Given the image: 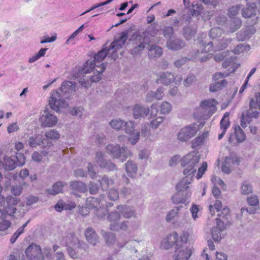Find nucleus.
Masks as SVG:
<instances>
[{
    "mask_svg": "<svg viewBox=\"0 0 260 260\" xmlns=\"http://www.w3.org/2000/svg\"><path fill=\"white\" fill-rule=\"evenodd\" d=\"M149 108L148 106L136 104L133 109V115L135 119H140L146 117L149 113Z\"/></svg>",
    "mask_w": 260,
    "mask_h": 260,
    "instance_id": "obj_21",
    "label": "nucleus"
},
{
    "mask_svg": "<svg viewBox=\"0 0 260 260\" xmlns=\"http://www.w3.org/2000/svg\"><path fill=\"white\" fill-rule=\"evenodd\" d=\"M200 45H201V47L203 48L199 50L203 51V52L207 53L211 51H217V50H215V47L213 46V42H210L206 44L202 42Z\"/></svg>",
    "mask_w": 260,
    "mask_h": 260,
    "instance_id": "obj_51",
    "label": "nucleus"
},
{
    "mask_svg": "<svg viewBox=\"0 0 260 260\" xmlns=\"http://www.w3.org/2000/svg\"><path fill=\"white\" fill-rule=\"evenodd\" d=\"M64 185V183L63 182L61 181H58L53 184L52 188H49L47 189V192L52 195L58 194L61 191Z\"/></svg>",
    "mask_w": 260,
    "mask_h": 260,
    "instance_id": "obj_36",
    "label": "nucleus"
},
{
    "mask_svg": "<svg viewBox=\"0 0 260 260\" xmlns=\"http://www.w3.org/2000/svg\"><path fill=\"white\" fill-rule=\"evenodd\" d=\"M247 7L243 9L242 11V14L244 18H251L256 15L258 10L255 4L253 2L251 3L247 2Z\"/></svg>",
    "mask_w": 260,
    "mask_h": 260,
    "instance_id": "obj_24",
    "label": "nucleus"
},
{
    "mask_svg": "<svg viewBox=\"0 0 260 260\" xmlns=\"http://www.w3.org/2000/svg\"><path fill=\"white\" fill-rule=\"evenodd\" d=\"M85 235L87 241L93 245H95L98 242V235L91 228H87L85 232Z\"/></svg>",
    "mask_w": 260,
    "mask_h": 260,
    "instance_id": "obj_29",
    "label": "nucleus"
},
{
    "mask_svg": "<svg viewBox=\"0 0 260 260\" xmlns=\"http://www.w3.org/2000/svg\"><path fill=\"white\" fill-rule=\"evenodd\" d=\"M193 176L186 175L176 185L178 191L172 197V201L174 204L184 203L190 197L191 192L189 189V184H190Z\"/></svg>",
    "mask_w": 260,
    "mask_h": 260,
    "instance_id": "obj_3",
    "label": "nucleus"
},
{
    "mask_svg": "<svg viewBox=\"0 0 260 260\" xmlns=\"http://www.w3.org/2000/svg\"><path fill=\"white\" fill-rule=\"evenodd\" d=\"M227 83L228 82L225 79L216 82L210 85V90L211 92L217 91L225 87L227 85Z\"/></svg>",
    "mask_w": 260,
    "mask_h": 260,
    "instance_id": "obj_39",
    "label": "nucleus"
},
{
    "mask_svg": "<svg viewBox=\"0 0 260 260\" xmlns=\"http://www.w3.org/2000/svg\"><path fill=\"white\" fill-rule=\"evenodd\" d=\"M76 84L72 81H65L62 82L61 87L57 89L66 99H68L76 90Z\"/></svg>",
    "mask_w": 260,
    "mask_h": 260,
    "instance_id": "obj_20",
    "label": "nucleus"
},
{
    "mask_svg": "<svg viewBox=\"0 0 260 260\" xmlns=\"http://www.w3.org/2000/svg\"><path fill=\"white\" fill-rule=\"evenodd\" d=\"M25 253L28 260H45L40 246L32 243L25 250Z\"/></svg>",
    "mask_w": 260,
    "mask_h": 260,
    "instance_id": "obj_13",
    "label": "nucleus"
},
{
    "mask_svg": "<svg viewBox=\"0 0 260 260\" xmlns=\"http://www.w3.org/2000/svg\"><path fill=\"white\" fill-rule=\"evenodd\" d=\"M102 235L104 237L107 245L113 246L116 242L115 234L110 232H102Z\"/></svg>",
    "mask_w": 260,
    "mask_h": 260,
    "instance_id": "obj_35",
    "label": "nucleus"
},
{
    "mask_svg": "<svg viewBox=\"0 0 260 260\" xmlns=\"http://www.w3.org/2000/svg\"><path fill=\"white\" fill-rule=\"evenodd\" d=\"M110 50V49L107 47L103 48L95 55L93 60L98 62H101L107 56Z\"/></svg>",
    "mask_w": 260,
    "mask_h": 260,
    "instance_id": "obj_42",
    "label": "nucleus"
},
{
    "mask_svg": "<svg viewBox=\"0 0 260 260\" xmlns=\"http://www.w3.org/2000/svg\"><path fill=\"white\" fill-rule=\"evenodd\" d=\"M45 141L46 140L43 138V136L38 134L29 137L28 142L29 146L34 148L44 144Z\"/></svg>",
    "mask_w": 260,
    "mask_h": 260,
    "instance_id": "obj_30",
    "label": "nucleus"
},
{
    "mask_svg": "<svg viewBox=\"0 0 260 260\" xmlns=\"http://www.w3.org/2000/svg\"><path fill=\"white\" fill-rule=\"evenodd\" d=\"M208 245L209 250H208L207 248L204 249L203 252L202 254V257L205 258L206 260L210 259V250L213 251L215 249L214 244L212 241H208Z\"/></svg>",
    "mask_w": 260,
    "mask_h": 260,
    "instance_id": "obj_45",
    "label": "nucleus"
},
{
    "mask_svg": "<svg viewBox=\"0 0 260 260\" xmlns=\"http://www.w3.org/2000/svg\"><path fill=\"white\" fill-rule=\"evenodd\" d=\"M204 126L203 123L197 125L195 123L181 128L178 134L177 139L181 142H186L193 137L199 129Z\"/></svg>",
    "mask_w": 260,
    "mask_h": 260,
    "instance_id": "obj_11",
    "label": "nucleus"
},
{
    "mask_svg": "<svg viewBox=\"0 0 260 260\" xmlns=\"http://www.w3.org/2000/svg\"><path fill=\"white\" fill-rule=\"evenodd\" d=\"M66 246L67 247V251L73 258H77L79 255L83 253L85 249L83 247L85 245L81 243L77 237L74 234H70L65 238Z\"/></svg>",
    "mask_w": 260,
    "mask_h": 260,
    "instance_id": "obj_5",
    "label": "nucleus"
},
{
    "mask_svg": "<svg viewBox=\"0 0 260 260\" xmlns=\"http://www.w3.org/2000/svg\"><path fill=\"white\" fill-rule=\"evenodd\" d=\"M216 225L211 230L212 238L215 242H219L222 237V232L225 229V224L220 218H216Z\"/></svg>",
    "mask_w": 260,
    "mask_h": 260,
    "instance_id": "obj_19",
    "label": "nucleus"
},
{
    "mask_svg": "<svg viewBox=\"0 0 260 260\" xmlns=\"http://www.w3.org/2000/svg\"><path fill=\"white\" fill-rule=\"evenodd\" d=\"M3 167L6 170L12 171L16 167V161L11 157L6 156L4 158Z\"/></svg>",
    "mask_w": 260,
    "mask_h": 260,
    "instance_id": "obj_32",
    "label": "nucleus"
},
{
    "mask_svg": "<svg viewBox=\"0 0 260 260\" xmlns=\"http://www.w3.org/2000/svg\"><path fill=\"white\" fill-rule=\"evenodd\" d=\"M107 153L110 154L113 157L119 158L121 157V162L125 161L131 152L126 147H120L119 145L109 144L106 147Z\"/></svg>",
    "mask_w": 260,
    "mask_h": 260,
    "instance_id": "obj_10",
    "label": "nucleus"
},
{
    "mask_svg": "<svg viewBox=\"0 0 260 260\" xmlns=\"http://www.w3.org/2000/svg\"><path fill=\"white\" fill-rule=\"evenodd\" d=\"M223 33V30L219 27L212 28L209 32V37L211 39H217L219 41V38Z\"/></svg>",
    "mask_w": 260,
    "mask_h": 260,
    "instance_id": "obj_41",
    "label": "nucleus"
},
{
    "mask_svg": "<svg viewBox=\"0 0 260 260\" xmlns=\"http://www.w3.org/2000/svg\"><path fill=\"white\" fill-rule=\"evenodd\" d=\"M250 47L249 45L244 43L238 44L234 49L233 52L235 54H239L242 53L248 52L249 51Z\"/></svg>",
    "mask_w": 260,
    "mask_h": 260,
    "instance_id": "obj_47",
    "label": "nucleus"
},
{
    "mask_svg": "<svg viewBox=\"0 0 260 260\" xmlns=\"http://www.w3.org/2000/svg\"><path fill=\"white\" fill-rule=\"evenodd\" d=\"M235 137L238 143H242L246 139V136L239 125L235 126Z\"/></svg>",
    "mask_w": 260,
    "mask_h": 260,
    "instance_id": "obj_40",
    "label": "nucleus"
},
{
    "mask_svg": "<svg viewBox=\"0 0 260 260\" xmlns=\"http://www.w3.org/2000/svg\"><path fill=\"white\" fill-rule=\"evenodd\" d=\"M108 212L107 208L102 205H100L99 208H97L96 210V214L99 218H103L107 214Z\"/></svg>",
    "mask_w": 260,
    "mask_h": 260,
    "instance_id": "obj_58",
    "label": "nucleus"
},
{
    "mask_svg": "<svg viewBox=\"0 0 260 260\" xmlns=\"http://www.w3.org/2000/svg\"><path fill=\"white\" fill-rule=\"evenodd\" d=\"M66 99L60 91L57 90L53 91L49 99L50 108L56 112H59L61 109L66 108L68 105L65 100Z\"/></svg>",
    "mask_w": 260,
    "mask_h": 260,
    "instance_id": "obj_8",
    "label": "nucleus"
},
{
    "mask_svg": "<svg viewBox=\"0 0 260 260\" xmlns=\"http://www.w3.org/2000/svg\"><path fill=\"white\" fill-rule=\"evenodd\" d=\"M217 102L214 99L202 101L200 103V107L203 110L208 112L209 114L212 115L217 110Z\"/></svg>",
    "mask_w": 260,
    "mask_h": 260,
    "instance_id": "obj_23",
    "label": "nucleus"
},
{
    "mask_svg": "<svg viewBox=\"0 0 260 260\" xmlns=\"http://www.w3.org/2000/svg\"><path fill=\"white\" fill-rule=\"evenodd\" d=\"M184 45V43L180 39H169L167 43V47L168 49L172 50H180Z\"/></svg>",
    "mask_w": 260,
    "mask_h": 260,
    "instance_id": "obj_31",
    "label": "nucleus"
},
{
    "mask_svg": "<svg viewBox=\"0 0 260 260\" xmlns=\"http://www.w3.org/2000/svg\"><path fill=\"white\" fill-rule=\"evenodd\" d=\"M125 169L128 176L132 178H136L138 167L137 164L132 161L128 160L125 164Z\"/></svg>",
    "mask_w": 260,
    "mask_h": 260,
    "instance_id": "obj_28",
    "label": "nucleus"
},
{
    "mask_svg": "<svg viewBox=\"0 0 260 260\" xmlns=\"http://www.w3.org/2000/svg\"><path fill=\"white\" fill-rule=\"evenodd\" d=\"M76 207L75 202L72 201H67L64 202L62 201H58L54 206V208L57 212H61L63 209L71 210Z\"/></svg>",
    "mask_w": 260,
    "mask_h": 260,
    "instance_id": "obj_26",
    "label": "nucleus"
},
{
    "mask_svg": "<svg viewBox=\"0 0 260 260\" xmlns=\"http://www.w3.org/2000/svg\"><path fill=\"white\" fill-rule=\"evenodd\" d=\"M71 186L73 189L80 192H85L87 190L86 184L82 182L74 181L71 183Z\"/></svg>",
    "mask_w": 260,
    "mask_h": 260,
    "instance_id": "obj_37",
    "label": "nucleus"
},
{
    "mask_svg": "<svg viewBox=\"0 0 260 260\" xmlns=\"http://www.w3.org/2000/svg\"><path fill=\"white\" fill-rule=\"evenodd\" d=\"M19 199L8 196L6 198L0 195V231H5L11 225V222L6 219L7 216L15 217L17 212L15 206L19 203Z\"/></svg>",
    "mask_w": 260,
    "mask_h": 260,
    "instance_id": "obj_1",
    "label": "nucleus"
},
{
    "mask_svg": "<svg viewBox=\"0 0 260 260\" xmlns=\"http://www.w3.org/2000/svg\"><path fill=\"white\" fill-rule=\"evenodd\" d=\"M196 33V30L190 27H187L184 28V36L187 40H190Z\"/></svg>",
    "mask_w": 260,
    "mask_h": 260,
    "instance_id": "obj_59",
    "label": "nucleus"
},
{
    "mask_svg": "<svg viewBox=\"0 0 260 260\" xmlns=\"http://www.w3.org/2000/svg\"><path fill=\"white\" fill-rule=\"evenodd\" d=\"M105 69L106 65L104 63L95 67L94 60H88L84 63L82 72L84 74H88L93 71V75L90 77L91 82H97L101 79L102 73Z\"/></svg>",
    "mask_w": 260,
    "mask_h": 260,
    "instance_id": "obj_6",
    "label": "nucleus"
},
{
    "mask_svg": "<svg viewBox=\"0 0 260 260\" xmlns=\"http://www.w3.org/2000/svg\"><path fill=\"white\" fill-rule=\"evenodd\" d=\"M211 56V54H207L203 52V51L198 50L194 52V54L192 55V59L195 60H200L201 62H204L207 60Z\"/></svg>",
    "mask_w": 260,
    "mask_h": 260,
    "instance_id": "obj_33",
    "label": "nucleus"
},
{
    "mask_svg": "<svg viewBox=\"0 0 260 260\" xmlns=\"http://www.w3.org/2000/svg\"><path fill=\"white\" fill-rule=\"evenodd\" d=\"M164 88L162 87H159L155 92L153 91V94L155 100H161L164 96Z\"/></svg>",
    "mask_w": 260,
    "mask_h": 260,
    "instance_id": "obj_63",
    "label": "nucleus"
},
{
    "mask_svg": "<svg viewBox=\"0 0 260 260\" xmlns=\"http://www.w3.org/2000/svg\"><path fill=\"white\" fill-rule=\"evenodd\" d=\"M222 207V203L220 201L216 200L213 205L210 204L209 206L210 213L212 215H214L216 212H219Z\"/></svg>",
    "mask_w": 260,
    "mask_h": 260,
    "instance_id": "obj_48",
    "label": "nucleus"
},
{
    "mask_svg": "<svg viewBox=\"0 0 260 260\" xmlns=\"http://www.w3.org/2000/svg\"><path fill=\"white\" fill-rule=\"evenodd\" d=\"M165 117L163 116L157 117L150 121V126L152 128H157L164 121Z\"/></svg>",
    "mask_w": 260,
    "mask_h": 260,
    "instance_id": "obj_55",
    "label": "nucleus"
},
{
    "mask_svg": "<svg viewBox=\"0 0 260 260\" xmlns=\"http://www.w3.org/2000/svg\"><path fill=\"white\" fill-rule=\"evenodd\" d=\"M120 218L121 215L117 211L112 212L108 216V220L111 223H118V221L120 220Z\"/></svg>",
    "mask_w": 260,
    "mask_h": 260,
    "instance_id": "obj_52",
    "label": "nucleus"
},
{
    "mask_svg": "<svg viewBox=\"0 0 260 260\" xmlns=\"http://www.w3.org/2000/svg\"><path fill=\"white\" fill-rule=\"evenodd\" d=\"M231 41L232 40L230 39L219 40L217 44L215 43V50H220L225 49Z\"/></svg>",
    "mask_w": 260,
    "mask_h": 260,
    "instance_id": "obj_50",
    "label": "nucleus"
},
{
    "mask_svg": "<svg viewBox=\"0 0 260 260\" xmlns=\"http://www.w3.org/2000/svg\"><path fill=\"white\" fill-rule=\"evenodd\" d=\"M240 164V160L236 155H231L226 156L221 166L222 171L225 173L229 174L231 172V169L235 166H238Z\"/></svg>",
    "mask_w": 260,
    "mask_h": 260,
    "instance_id": "obj_17",
    "label": "nucleus"
},
{
    "mask_svg": "<svg viewBox=\"0 0 260 260\" xmlns=\"http://www.w3.org/2000/svg\"><path fill=\"white\" fill-rule=\"evenodd\" d=\"M249 106L251 110L253 109H256L257 107L260 110V93L256 92L254 94V99L250 101Z\"/></svg>",
    "mask_w": 260,
    "mask_h": 260,
    "instance_id": "obj_43",
    "label": "nucleus"
},
{
    "mask_svg": "<svg viewBox=\"0 0 260 260\" xmlns=\"http://www.w3.org/2000/svg\"><path fill=\"white\" fill-rule=\"evenodd\" d=\"M46 137L54 141L57 140L60 137L59 133L55 129H50L45 133Z\"/></svg>",
    "mask_w": 260,
    "mask_h": 260,
    "instance_id": "obj_49",
    "label": "nucleus"
},
{
    "mask_svg": "<svg viewBox=\"0 0 260 260\" xmlns=\"http://www.w3.org/2000/svg\"><path fill=\"white\" fill-rule=\"evenodd\" d=\"M128 37L127 31H123L119 34V38L117 40L114 41L110 46V50H113L111 57L116 60L117 58V54L115 52L117 50H119L124 45Z\"/></svg>",
    "mask_w": 260,
    "mask_h": 260,
    "instance_id": "obj_14",
    "label": "nucleus"
},
{
    "mask_svg": "<svg viewBox=\"0 0 260 260\" xmlns=\"http://www.w3.org/2000/svg\"><path fill=\"white\" fill-rule=\"evenodd\" d=\"M247 201L248 205L251 206L257 207L258 206L259 201L256 196H253L247 198Z\"/></svg>",
    "mask_w": 260,
    "mask_h": 260,
    "instance_id": "obj_61",
    "label": "nucleus"
},
{
    "mask_svg": "<svg viewBox=\"0 0 260 260\" xmlns=\"http://www.w3.org/2000/svg\"><path fill=\"white\" fill-rule=\"evenodd\" d=\"M251 121V118L249 114H244L243 113L241 118V126L245 128L247 127V124L250 123Z\"/></svg>",
    "mask_w": 260,
    "mask_h": 260,
    "instance_id": "obj_56",
    "label": "nucleus"
},
{
    "mask_svg": "<svg viewBox=\"0 0 260 260\" xmlns=\"http://www.w3.org/2000/svg\"><path fill=\"white\" fill-rule=\"evenodd\" d=\"M203 10V7L201 4H196L192 6L191 12L193 16H198L201 14Z\"/></svg>",
    "mask_w": 260,
    "mask_h": 260,
    "instance_id": "obj_57",
    "label": "nucleus"
},
{
    "mask_svg": "<svg viewBox=\"0 0 260 260\" xmlns=\"http://www.w3.org/2000/svg\"><path fill=\"white\" fill-rule=\"evenodd\" d=\"M191 213L192 218L194 220H196L199 217L198 213L199 212V206L193 204L190 209Z\"/></svg>",
    "mask_w": 260,
    "mask_h": 260,
    "instance_id": "obj_60",
    "label": "nucleus"
},
{
    "mask_svg": "<svg viewBox=\"0 0 260 260\" xmlns=\"http://www.w3.org/2000/svg\"><path fill=\"white\" fill-rule=\"evenodd\" d=\"M101 198L100 200L93 197L88 198L86 200V205L91 209L98 208L100 205L105 206L107 203L103 197Z\"/></svg>",
    "mask_w": 260,
    "mask_h": 260,
    "instance_id": "obj_27",
    "label": "nucleus"
},
{
    "mask_svg": "<svg viewBox=\"0 0 260 260\" xmlns=\"http://www.w3.org/2000/svg\"><path fill=\"white\" fill-rule=\"evenodd\" d=\"M105 154L102 152H97L95 155V162L101 168L105 169L108 171H113L116 169V166L110 160L106 161L104 159Z\"/></svg>",
    "mask_w": 260,
    "mask_h": 260,
    "instance_id": "obj_18",
    "label": "nucleus"
},
{
    "mask_svg": "<svg viewBox=\"0 0 260 260\" xmlns=\"http://www.w3.org/2000/svg\"><path fill=\"white\" fill-rule=\"evenodd\" d=\"M177 247L173 255L174 260H188L192 254L191 249L185 245Z\"/></svg>",
    "mask_w": 260,
    "mask_h": 260,
    "instance_id": "obj_15",
    "label": "nucleus"
},
{
    "mask_svg": "<svg viewBox=\"0 0 260 260\" xmlns=\"http://www.w3.org/2000/svg\"><path fill=\"white\" fill-rule=\"evenodd\" d=\"M40 121L42 126L50 127L56 125L58 119L55 115L45 110L40 116Z\"/></svg>",
    "mask_w": 260,
    "mask_h": 260,
    "instance_id": "obj_16",
    "label": "nucleus"
},
{
    "mask_svg": "<svg viewBox=\"0 0 260 260\" xmlns=\"http://www.w3.org/2000/svg\"><path fill=\"white\" fill-rule=\"evenodd\" d=\"M108 196L110 200L115 201L119 198V193L115 189H111L108 192Z\"/></svg>",
    "mask_w": 260,
    "mask_h": 260,
    "instance_id": "obj_64",
    "label": "nucleus"
},
{
    "mask_svg": "<svg viewBox=\"0 0 260 260\" xmlns=\"http://www.w3.org/2000/svg\"><path fill=\"white\" fill-rule=\"evenodd\" d=\"M175 80V76L173 74L170 72H161L157 78V82L168 85L171 84Z\"/></svg>",
    "mask_w": 260,
    "mask_h": 260,
    "instance_id": "obj_25",
    "label": "nucleus"
},
{
    "mask_svg": "<svg viewBox=\"0 0 260 260\" xmlns=\"http://www.w3.org/2000/svg\"><path fill=\"white\" fill-rule=\"evenodd\" d=\"M149 110L150 118H155L157 116L158 112L157 103H154L152 104L150 107V109H149Z\"/></svg>",
    "mask_w": 260,
    "mask_h": 260,
    "instance_id": "obj_62",
    "label": "nucleus"
},
{
    "mask_svg": "<svg viewBox=\"0 0 260 260\" xmlns=\"http://www.w3.org/2000/svg\"><path fill=\"white\" fill-rule=\"evenodd\" d=\"M179 209L176 207L169 211L166 216L167 221L170 222L177 217L179 213Z\"/></svg>",
    "mask_w": 260,
    "mask_h": 260,
    "instance_id": "obj_54",
    "label": "nucleus"
},
{
    "mask_svg": "<svg viewBox=\"0 0 260 260\" xmlns=\"http://www.w3.org/2000/svg\"><path fill=\"white\" fill-rule=\"evenodd\" d=\"M148 39L144 38L143 41L141 42L138 46L135 47L132 51L133 55H136L138 53L139 51L142 50L144 48H146L148 50V54L151 58L159 57L162 54V49L159 46L153 45H150L147 43Z\"/></svg>",
    "mask_w": 260,
    "mask_h": 260,
    "instance_id": "obj_7",
    "label": "nucleus"
},
{
    "mask_svg": "<svg viewBox=\"0 0 260 260\" xmlns=\"http://www.w3.org/2000/svg\"><path fill=\"white\" fill-rule=\"evenodd\" d=\"M208 165L206 161H204L201 167L198 168L196 178L198 180L201 179L207 170Z\"/></svg>",
    "mask_w": 260,
    "mask_h": 260,
    "instance_id": "obj_53",
    "label": "nucleus"
},
{
    "mask_svg": "<svg viewBox=\"0 0 260 260\" xmlns=\"http://www.w3.org/2000/svg\"><path fill=\"white\" fill-rule=\"evenodd\" d=\"M160 113L162 114H168L170 113L172 109L171 104L166 101L161 102L159 106Z\"/></svg>",
    "mask_w": 260,
    "mask_h": 260,
    "instance_id": "obj_44",
    "label": "nucleus"
},
{
    "mask_svg": "<svg viewBox=\"0 0 260 260\" xmlns=\"http://www.w3.org/2000/svg\"><path fill=\"white\" fill-rule=\"evenodd\" d=\"M111 127L115 130H119L124 127L125 132L129 134L128 141L132 145L138 142L140 139V133L138 131L135 129V122L132 121L125 122L120 118H116L112 119L109 122Z\"/></svg>",
    "mask_w": 260,
    "mask_h": 260,
    "instance_id": "obj_2",
    "label": "nucleus"
},
{
    "mask_svg": "<svg viewBox=\"0 0 260 260\" xmlns=\"http://www.w3.org/2000/svg\"><path fill=\"white\" fill-rule=\"evenodd\" d=\"M200 159V154L195 151L185 155L181 161V166L185 167L183 171L184 175L194 176L196 173L197 165Z\"/></svg>",
    "mask_w": 260,
    "mask_h": 260,
    "instance_id": "obj_4",
    "label": "nucleus"
},
{
    "mask_svg": "<svg viewBox=\"0 0 260 260\" xmlns=\"http://www.w3.org/2000/svg\"><path fill=\"white\" fill-rule=\"evenodd\" d=\"M128 226V221H124L121 223H110V230L114 231H119L120 230L126 231Z\"/></svg>",
    "mask_w": 260,
    "mask_h": 260,
    "instance_id": "obj_34",
    "label": "nucleus"
},
{
    "mask_svg": "<svg viewBox=\"0 0 260 260\" xmlns=\"http://www.w3.org/2000/svg\"><path fill=\"white\" fill-rule=\"evenodd\" d=\"M240 8V5H238L232 6L228 10V16L230 18L233 19L232 22L230 24V29L229 30L231 32L235 31L241 26V20L235 17L238 14Z\"/></svg>",
    "mask_w": 260,
    "mask_h": 260,
    "instance_id": "obj_12",
    "label": "nucleus"
},
{
    "mask_svg": "<svg viewBox=\"0 0 260 260\" xmlns=\"http://www.w3.org/2000/svg\"><path fill=\"white\" fill-rule=\"evenodd\" d=\"M187 241L186 236L183 235L178 237L177 233L174 232L164 238L161 242L160 246L164 249H168L176 244V248L180 246V244H186Z\"/></svg>",
    "mask_w": 260,
    "mask_h": 260,
    "instance_id": "obj_9",
    "label": "nucleus"
},
{
    "mask_svg": "<svg viewBox=\"0 0 260 260\" xmlns=\"http://www.w3.org/2000/svg\"><path fill=\"white\" fill-rule=\"evenodd\" d=\"M251 185L247 181L243 182L240 187V191L242 194H248L252 192Z\"/></svg>",
    "mask_w": 260,
    "mask_h": 260,
    "instance_id": "obj_46",
    "label": "nucleus"
},
{
    "mask_svg": "<svg viewBox=\"0 0 260 260\" xmlns=\"http://www.w3.org/2000/svg\"><path fill=\"white\" fill-rule=\"evenodd\" d=\"M99 182L100 183L102 189L103 190H107L109 186L114 183L113 180L109 179L106 176H103L101 179L99 180Z\"/></svg>",
    "mask_w": 260,
    "mask_h": 260,
    "instance_id": "obj_38",
    "label": "nucleus"
},
{
    "mask_svg": "<svg viewBox=\"0 0 260 260\" xmlns=\"http://www.w3.org/2000/svg\"><path fill=\"white\" fill-rule=\"evenodd\" d=\"M117 209L125 218L137 217L136 211L133 207L128 205H119L117 207Z\"/></svg>",
    "mask_w": 260,
    "mask_h": 260,
    "instance_id": "obj_22",
    "label": "nucleus"
}]
</instances>
